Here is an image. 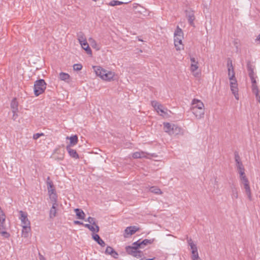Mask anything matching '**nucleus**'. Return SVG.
<instances>
[{
  "mask_svg": "<svg viewBox=\"0 0 260 260\" xmlns=\"http://www.w3.org/2000/svg\"><path fill=\"white\" fill-rule=\"evenodd\" d=\"M227 69L230 90L236 100H239L240 96L239 94L238 84L235 76L234 68L231 60H229L228 61Z\"/></svg>",
  "mask_w": 260,
  "mask_h": 260,
  "instance_id": "f257e3e1",
  "label": "nucleus"
},
{
  "mask_svg": "<svg viewBox=\"0 0 260 260\" xmlns=\"http://www.w3.org/2000/svg\"><path fill=\"white\" fill-rule=\"evenodd\" d=\"M92 69L96 76L105 82H112L116 79L114 72L107 70L100 66H93Z\"/></svg>",
  "mask_w": 260,
  "mask_h": 260,
  "instance_id": "f03ea898",
  "label": "nucleus"
},
{
  "mask_svg": "<svg viewBox=\"0 0 260 260\" xmlns=\"http://www.w3.org/2000/svg\"><path fill=\"white\" fill-rule=\"evenodd\" d=\"M237 168L240 174V179L245 189V193L249 200L252 199V194L249 181L245 174L244 168L242 163L237 160Z\"/></svg>",
  "mask_w": 260,
  "mask_h": 260,
  "instance_id": "7ed1b4c3",
  "label": "nucleus"
},
{
  "mask_svg": "<svg viewBox=\"0 0 260 260\" xmlns=\"http://www.w3.org/2000/svg\"><path fill=\"white\" fill-rule=\"evenodd\" d=\"M190 110L197 119H201L204 117L205 106L201 100L196 99H193L191 103Z\"/></svg>",
  "mask_w": 260,
  "mask_h": 260,
  "instance_id": "20e7f679",
  "label": "nucleus"
},
{
  "mask_svg": "<svg viewBox=\"0 0 260 260\" xmlns=\"http://www.w3.org/2000/svg\"><path fill=\"white\" fill-rule=\"evenodd\" d=\"M183 38L184 34L182 30L177 26L174 34V42L175 48L178 51L184 49V44L182 41Z\"/></svg>",
  "mask_w": 260,
  "mask_h": 260,
  "instance_id": "39448f33",
  "label": "nucleus"
},
{
  "mask_svg": "<svg viewBox=\"0 0 260 260\" xmlns=\"http://www.w3.org/2000/svg\"><path fill=\"white\" fill-rule=\"evenodd\" d=\"M189 70L192 75L196 77H199L201 75L198 60L194 56L190 57Z\"/></svg>",
  "mask_w": 260,
  "mask_h": 260,
  "instance_id": "423d86ee",
  "label": "nucleus"
},
{
  "mask_svg": "<svg viewBox=\"0 0 260 260\" xmlns=\"http://www.w3.org/2000/svg\"><path fill=\"white\" fill-rule=\"evenodd\" d=\"M151 105L154 108V110L159 115L163 117H167L169 116V112H170V111L158 102L152 101L151 102Z\"/></svg>",
  "mask_w": 260,
  "mask_h": 260,
  "instance_id": "0eeeda50",
  "label": "nucleus"
},
{
  "mask_svg": "<svg viewBox=\"0 0 260 260\" xmlns=\"http://www.w3.org/2000/svg\"><path fill=\"white\" fill-rule=\"evenodd\" d=\"M46 88V83L44 80L40 79L34 84V94L36 96L44 92Z\"/></svg>",
  "mask_w": 260,
  "mask_h": 260,
  "instance_id": "6e6552de",
  "label": "nucleus"
},
{
  "mask_svg": "<svg viewBox=\"0 0 260 260\" xmlns=\"http://www.w3.org/2000/svg\"><path fill=\"white\" fill-rule=\"evenodd\" d=\"M78 41L81 45V48L85 51L86 53L90 56L92 54V52L87 41L86 38L83 34L78 35Z\"/></svg>",
  "mask_w": 260,
  "mask_h": 260,
  "instance_id": "1a4fd4ad",
  "label": "nucleus"
},
{
  "mask_svg": "<svg viewBox=\"0 0 260 260\" xmlns=\"http://www.w3.org/2000/svg\"><path fill=\"white\" fill-rule=\"evenodd\" d=\"M47 186L48 194L50 198L54 201H56L57 195L56 193L55 189L52 181L50 180L49 178H48Z\"/></svg>",
  "mask_w": 260,
  "mask_h": 260,
  "instance_id": "9d476101",
  "label": "nucleus"
},
{
  "mask_svg": "<svg viewBox=\"0 0 260 260\" xmlns=\"http://www.w3.org/2000/svg\"><path fill=\"white\" fill-rule=\"evenodd\" d=\"M188 244L190 247L191 251L192 260H201L199 256L198 248L196 245L191 240L189 241Z\"/></svg>",
  "mask_w": 260,
  "mask_h": 260,
  "instance_id": "9b49d317",
  "label": "nucleus"
},
{
  "mask_svg": "<svg viewBox=\"0 0 260 260\" xmlns=\"http://www.w3.org/2000/svg\"><path fill=\"white\" fill-rule=\"evenodd\" d=\"M140 228L137 226H130L127 227L123 233L124 238H128L139 231Z\"/></svg>",
  "mask_w": 260,
  "mask_h": 260,
  "instance_id": "f8f14e48",
  "label": "nucleus"
},
{
  "mask_svg": "<svg viewBox=\"0 0 260 260\" xmlns=\"http://www.w3.org/2000/svg\"><path fill=\"white\" fill-rule=\"evenodd\" d=\"M19 219L21 221V226L23 227V226H30V222L28 218V215L27 213L24 212L22 211H20L19 212Z\"/></svg>",
  "mask_w": 260,
  "mask_h": 260,
  "instance_id": "ddd939ff",
  "label": "nucleus"
},
{
  "mask_svg": "<svg viewBox=\"0 0 260 260\" xmlns=\"http://www.w3.org/2000/svg\"><path fill=\"white\" fill-rule=\"evenodd\" d=\"M66 139L69 140V143L67 146H69L70 148L75 146L78 142V138L77 135H72L70 137L68 136L66 137Z\"/></svg>",
  "mask_w": 260,
  "mask_h": 260,
  "instance_id": "4468645a",
  "label": "nucleus"
},
{
  "mask_svg": "<svg viewBox=\"0 0 260 260\" xmlns=\"http://www.w3.org/2000/svg\"><path fill=\"white\" fill-rule=\"evenodd\" d=\"M66 149L71 157L75 159L79 158V155L75 149L70 148L69 146H66Z\"/></svg>",
  "mask_w": 260,
  "mask_h": 260,
  "instance_id": "2eb2a0df",
  "label": "nucleus"
},
{
  "mask_svg": "<svg viewBox=\"0 0 260 260\" xmlns=\"http://www.w3.org/2000/svg\"><path fill=\"white\" fill-rule=\"evenodd\" d=\"M138 245H135V242L133 243L132 246H127L125 247L126 252L130 255H133V254L139 248Z\"/></svg>",
  "mask_w": 260,
  "mask_h": 260,
  "instance_id": "dca6fc26",
  "label": "nucleus"
},
{
  "mask_svg": "<svg viewBox=\"0 0 260 260\" xmlns=\"http://www.w3.org/2000/svg\"><path fill=\"white\" fill-rule=\"evenodd\" d=\"M154 241V239H144L143 241L140 242V241H137L135 242V245H138V246H139L140 248H143V246H146L148 244H151L153 243Z\"/></svg>",
  "mask_w": 260,
  "mask_h": 260,
  "instance_id": "f3484780",
  "label": "nucleus"
},
{
  "mask_svg": "<svg viewBox=\"0 0 260 260\" xmlns=\"http://www.w3.org/2000/svg\"><path fill=\"white\" fill-rule=\"evenodd\" d=\"M58 77L61 81H64L67 83H69L71 79V76L69 74L64 72H60L59 74Z\"/></svg>",
  "mask_w": 260,
  "mask_h": 260,
  "instance_id": "a211bd4d",
  "label": "nucleus"
},
{
  "mask_svg": "<svg viewBox=\"0 0 260 260\" xmlns=\"http://www.w3.org/2000/svg\"><path fill=\"white\" fill-rule=\"evenodd\" d=\"M6 215L0 208V230H5Z\"/></svg>",
  "mask_w": 260,
  "mask_h": 260,
  "instance_id": "6ab92c4d",
  "label": "nucleus"
},
{
  "mask_svg": "<svg viewBox=\"0 0 260 260\" xmlns=\"http://www.w3.org/2000/svg\"><path fill=\"white\" fill-rule=\"evenodd\" d=\"M21 236L24 238H27L31 232V226H23L22 227Z\"/></svg>",
  "mask_w": 260,
  "mask_h": 260,
  "instance_id": "aec40b11",
  "label": "nucleus"
},
{
  "mask_svg": "<svg viewBox=\"0 0 260 260\" xmlns=\"http://www.w3.org/2000/svg\"><path fill=\"white\" fill-rule=\"evenodd\" d=\"M164 130L166 133H169V134H172L173 133L174 129L175 126L174 125H172L169 123H164Z\"/></svg>",
  "mask_w": 260,
  "mask_h": 260,
  "instance_id": "412c9836",
  "label": "nucleus"
},
{
  "mask_svg": "<svg viewBox=\"0 0 260 260\" xmlns=\"http://www.w3.org/2000/svg\"><path fill=\"white\" fill-rule=\"evenodd\" d=\"M57 204L56 203V201H54V203L53 204L50 210L49 216L50 217L52 218L56 216L57 213Z\"/></svg>",
  "mask_w": 260,
  "mask_h": 260,
  "instance_id": "4be33fe9",
  "label": "nucleus"
},
{
  "mask_svg": "<svg viewBox=\"0 0 260 260\" xmlns=\"http://www.w3.org/2000/svg\"><path fill=\"white\" fill-rule=\"evenodd\" d=\"M84 225L88 228L90 231L94 234V233H98L99 231V228L96 223L93 224H85Z\"/></svg>",
  "mask_w": 260,
  "mask_h": 260,
  "instance_id": "5701e85b",
  "label": "nucleus"
},
{
  "mask_svg": "<svg viewBox=\"0 0 260 260\" xmlns=\"http://www.w3.org/2000/svg\"><path fill=\"white\" fill-rule=\"evenodd\" d=\"M147 153L145 152L140 151H137L132 154V157L134 158H141L146 157Z\"/></svg>",
  "mask_w": 260,
  "mask_h": 260,
  "instance_id": "b1692460",
  "label": "nucleus"
},
{
  "mask_svg": "<svg viewBox=\"0 0 260 260\" xmlns=\"http://www.w3.org/2000/svg\"><path fill=\"white\" fill-rule=\"evenodd\" d=\"M105 253L107 254L111 255L114 258L118 257V253L110 246H108L106 249Z\"/></svg>",
  "mask_w": 260,
  "mask_h": 260,
  "instance_id": "393cba45",
  "label": "nucleus"
},
{
  "mask_svg": "<svg viewBox=\"0 0 260 260\" xmlns=\"http://www.w3.org/2000/svg\"><path fill=\"white\" fill-rule=\"evenodd\" d=\"M88 41L90 45L93 49H95L97 51L100 49V45L98 44L96 41L93 38H89L88 39Z\"/></svg>",
  "mask_w": 260,
  "mask_h": 260,
  "instance_id": "a878e982",
  "label": "nucleus"
},
{
  "mask_svg": "<svg viewBox=\"0 0 260 260\" xmlns=\"http://www.w3.org/2000/svg\"><path fill=\"white\" fill-rule=\"evenodd\" d=\"M18 103L16 99H13L11 103V108L14 113H16L18 111Z\"/></svg>",
  "mask_w": 260,
  "mask_h": 260,
  "instance_id": "bb28decb",
  "label": "nucleus"
},
{
  "mask_svg": "<svg viewBox=\"0 0 260 260\" xmlns=\"http://www.w3.org/2000/svg\"><path fill=\"white\" fill-rule=\"evenodd\" d=\"M74 211L78 219H83L85 218V214L82 210L77 208L74 209Z\"/></svg>",
  "mask_w": 260,
  "mask_h": 260,
  "instance_id": "cd10ccee",
  "label": "nucleus"
},
{
  "mask_svg": "<svg viewBox=\"0 0 260 260\" xmlns=\"http://www.w3.org/2000/svg\"><path fill=\"white\" fill-rule=\"evenodd\" d=\"M92 238L101 246H104L105 245L104 241L100 238L98 234H93Z\"/></svg>",
  "mask_w": 260,
  "mask_h": 260,
  "instance_id": "c85d7f7f",
  "label": "nucleus"
},
{
  "mask_svg": "<svg viewBox=\"0 0 260 260\" xmlns=\"http://www.w3.org/2000/svg\"><path fill=\"white\" fill-rule=\"evenodd\" d=\"M149 190L151 192H152V193H155L157 194H161L162 193L161 190H160V189H159L158 187H154V186L151 187L149 189Z\"/></svg>",
  "mask_w": 260,
  "mask_h": 260,
  "instance_id": "c756f323",
  "label": "nucleus"
},
{
  "mask_svg": "<svg viewBox=\"0 0 260 260\" xmlns=\"http://www.w3.org/2000/svg\"><path fill=\"white\" fill-rule=\"evenodd\" d=\"M125 4V3H123L122 2L116 1V0H113L109 2V3L108 4L109 6H118L121 5L122 4ZM126 4V3H125Z\"/></svg>",
  "mask_w": 260,
  "mask_h": 260,
  "instance_id": "7c9ffc66",
  "label": "nucleus"
},
{
  "mask_svg": "<svg viewBox=\"0 0 260 260\" xmlns=\"http://www.w3.org/2000/svg\"><path fill=\"white\" fill-rule=\"evenodd\" d=\"M231 197L233 199H237L238 198V192L237 189L235 188H232Z\"/></svg>",
  "mask_w": 260,
  "mask_h": 260,
  "instance_id": "2f4dec72",
  "label": "nucleus"
},
{
  "mask_svg": "<svg viewBox=\"0 0 260 260\" xmlns=\"http://www.w3.org/2000/svg\"><path fill=\"white\" fill-rule=\"evenodd\" d=\"M83 67L81 63H76L73 65V68L74 71H79L82 70Z\"/></svg>",
  "mask_w": 260,
  "mask_h": 260,
  "instance_id": "473e14b6",
  "label": "nucleus"
},
{
  "mask_svg": "<svg viewBox=\"0 0 260 260\" xmlns=\"http://www.w3.org/2000/svg\"><path fill=\"white\" fill-rule=\"evenodd\" d=\"M44 136V134L43 133H36V134L33 135L32 138H33L34 140H37L40 137H41L42 136Z\"/></svg>",
  "mask_w": 260,
  "mask_h": 260,
  "instance_id": "72a5a7b5",
  "label": "nucleus"
},
{
  "mask_svg": "<svg viewBox=\"0 0 260 260\" xmlns=\"http://www.w3.org/2000/svg\"><path fill=\"white\" fill-rule=\"evenodd\" d=\"M252 90L253 92L255 93H257L259 92V90L258 89V87L256 85V84H252Z\"/></svg>",
  "mask_w": 260,
  "mask_h": 260,
  "instance_id": "f704fd0d",
  "label": "nucleus"
},
{
  "mask_svg": "<svg viewBox=\"0 0 260 260\" xmlns=\"http://www.w3.org/2000/svg\"><path fill=\"white\" fill-rule=\"evenodd\" d=\"M133 256L137 258L141 257L142 256V252L140 251L137 250L133 254Z\"/></svg>",
  "mask_w": 260,
  "mask_h": 260,
  "instance_id": "c9c22d12",
  "label": "nucleus"
},
{
  "mask_svg": "<svg viewBox=\"0 0 260 260\" xmlns=\"http://www.w3.org/2000/svg\"><path fill=\"white\" fill-rule=\"evenodd\" d=\"M0 233L2 236L6 238H9L10 237V234L5 231V230H0Z\"/></svg>",
  "mask_w": 260,
  "mask_h": 260,
  "instance_id": "e433bc0d",
  "label": "nucleus"
},
{
  "mask_svg": "<svg viewBox=\"0 0 260 260\" xmlns=\"http://www.w3.org/2000/svg\"><path fill=\"white\" fill-rule=\"evenodd\" d=\"M87 221H88L89 224L95 223V220L92 217H88V219H87Z\"/></svg>",
  "mask_w": 260,
  "mask_h": 260,
  "instance_id": "4c0bfd02",
  "label": "nucleus"
},
{
  "mask_svg": "<svg viewBox=\"0 0 260 260\" xmlns=\"http://www.w3.org/2000/svg\"><path fill=\"white\" fill-rule=\"evenodd\" d=\"M194 20V17L193 16H191L188 18V21L190 24L193 23Z\"/></svg>",
  "mask_w": 260,
  "mask_h": 260,
  "instance_id": "58836bf2",
  "label": "nucleus"
},
{
  "mask_svg": "<svg viewBox=\"0 0 260 260\" xmlns=\"http://www.w3.org/2000/svg\"><path fill=\"white\" fill-rule=\"evenodd\" d=\"M256 98L257 101L260 103V95H259V92L257 93H255Z\"/></svg>",
  "mask_w": 260,
  "mask_h": 260,
  "instance_id": "ea45409f",
  "label": "nucleus"
},
{
  "mask_svg": "<svg viewBox=\"0 0 260 260\" xmlns=\"http://www.w3.org/2000/svg\"><path fill=\"white\" fill-rule=\"evenodd\" d=\"M74 223L75 224H82V225H84L83 223L79 221H75L74 222Z\"/></svg>",
  "mask_w": 260,
  "mask_h": 260,
  "instance_id": "a19ab883",
  "label": "nucleus"
},
{
  "mask_svg": "<svg viewBox=\"0 0 260 260\" xmlns=\"http://www.w3.org/2000/svg\"><path fill=\"white\" fill-rule=\"evenodd\" d=\"M251 81H252V84H256V80L253 77L251 78Z\"/></svg>",
  "mask_w": 260,
  "mask_h": 260,
  "instance_id": "79ce46f5",
  "label": "nucleus"
},
{
  "mask_svg": "<svg viewBox=\"0 0 260 260\" xmlns=\"http://www.w3.org/2000/svg\"><path fill=\"white\" fill-rule=\"evenodd\" d=\"M255 41L260 43V34L257 37Z\"/></svg>",
  "mask_w": 260,
  "mask_h": 260,
  "instance_id": "37998d69",
  "label": "nucleus"
},
{
  "mask_svg": "<svg viewBox=\"0 0 260 260\" xmlns=\"http://www.w3.org/2000/svg\"><path fill=\"white\" fill-rule=\"evenodd\" d=\"M40 260H46L45 259V258L44 256H43L42 255L40 256Z\"/></svg>",
  "mask_w": 260,
  "mask_h": 260,
  "instance_id": "c03bdc74",
  "label": "nucleus"
},
{
  "mask_svg": "<svg viewBox=\"0 0 260 260\" xmlns=\"http://www.w3.org/2000/svg\"><path fill=\"white\" fill-rule=\"evenodd\" d=\"M153 259H154V258H151V259H146L145 260H153Z\"/></svg>",
  "mask_w": 260,
  "mask_h": 260,
  "instance_id": "a18cd8bd",
  "label": "nucleus"
},
{
  "mask_svg": "<svg viewBox=\"0 0 260 260\" xmlns=\"http://www.w3.org/2000/svg\"><path fill=\"white\" fill-rule=\"evenodd\" d=\"M92 1H94V2H96V1H98V0H92Z\"/></svg>",
  "mask_w": 260,
  "mask_h": 260,
  "instance_id": "49530a36",
  "label": "nucleus"
},
{
  "mask_svg": "<svg viewBox=\"0 0 260 260\" xmlns=\"http://www.w3.org/2000/svg\"><path fill=\"white\" fill-rule=\"evenodd\" d=\"M146 259H141V260H145Z\"/></svg>",
  "mask_w": 260,
  "mask_h": 260,
  "instance_id": "de8ad7c7",
  "label": "nucleus"
}]
</instances>
